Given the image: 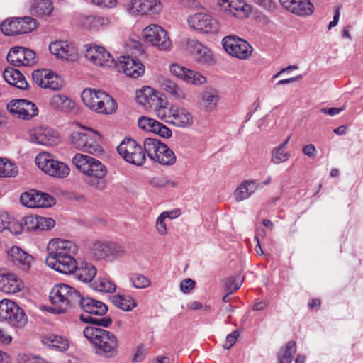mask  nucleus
<instances>
[{
    "instance_id": "nucleus-1",
    "label": "nucleus",
    "mask_w": 363,
    "mask_h": 363,
    "mask_svg": "<svg viewBox=\"0 0 363 363\" xmlns=\"http://www.w3.org/2000/svg\"><path fill=\"white\" fill-rule=\"evenodd\" d=\"M48 267L62 274H72L77 267L74 256L78 250L77 245L68 240L53 238L47 246Z\"/></svg>"
},
{
    "instance_id": "nucleus-2",
    "label": "nucleus",
    "mask_w": 363,
    "mask_h": 363,
    "mask_svg": "<svg viewBox=\"0 0 363 363\" xmlns=\"http://www.w3.org/2000/svg\"><path fill=\"white\" fill-rule=\"evenodd\" d=\"M74 167L83 174V181L89 186L104 190L106 187V167L99 160L87 155L77 153L72 158Z\"/></svg>"
},
{
    "instance_id": "nucleus-3",
    "label": "nucleus",
    "mask_w": 363,
    "mask_h": 363,
    "mask_svg": "<svg viewBox=\"0 0 363 363\" xmlns=\"http://www.w3.org/2000/svg\"><path fill=\"white\" fill-rule=\"evenodd\" d=\"M77 128L72 130L69 136V144L76 150L91 155H99L103 152L101 145V136L96 130L76 122Z\"/></svg>"
},
{
    "instance_id": "nucleus-4",
    "label": "nucleus",
    "mask_w": 363,
    "mask_h": 363,
    "mask_svg": "<svg viewBox=\"0 0 363 363\" xmlns=\"http://www.w3.org/2000/svg\"><path fill=\"white\" fill-rule=\"evenodd\" d=\"M155 114L159 118L179 128H189L194 123V116L189 110L166 102L155 108Z\"/></svg>"
},
{
    "instance_id": "nucleus-5",
    "label": "nucleus",
    "mask_w": 363,
    "mask_h": 363,
    "mask_svg": "<svg viewBox=\"0 0 363 363\" xmlns=\"http://www.w3.org/2000/svg\"><path fill=\"white\" fill-rule=\"evenodd\" d=\"M84 336L95 348V353L104 358L113 355V335L108 331L94 325L86 326L83 331Z\"/></svg>"
},
{
    "instance_id": "nucleus-6",
    "label": "nucleus",
    "mask_w": 363,
    "mask_h": 363,
    "mask_svg": "<svg viewBox=\"0 0 363 363\" xmlns=\"http://www.w3.org/2000/svg\"><path fill=\"white\" fill-rule=\"evenodd\" d=\"M81 294L75 289L65 284L55 285L50 292V299L57 307V313H65L71 307L77 306Z\"/></svg>"
},
{
    "instance_id": "nucleus-7",
    "label": "nucleus",
    "mask_w": 363,
    "mask_h": 363,
    "mask_svg": "<svg viewBox=\"0 0 363 363\" xmlns=\"http://www.w3.org/2000/svg\"><path fill=\"white\" fill-rule=\"evenodd\" d=\"M82 310L89 315H82L80 320L86 323H91L92 325H98L102 327H108L112 323V320L110 318H97L92 317L90 315H95L102 316L104 315L108 311V306L101 301L94 299L90 297H82L78 303Z\"/></svg>"
},
{
    "instance_id": "nucleus-8",
    "label": "nucleus",
    "mask_w": 363,
    "mask_h": 363,
    "mask_svg": "<svg viewBox=\"0 0 363 363\" xmlns=\"http://www.w3.org/2000/svg\"><path fill=\"white\" fill-rule=\"evenodd\" d=\"M81 98L84 105L96 113L111 114L113 112V99L104 91L86 88Z\"/></svg>"
},
{
    "instance_id": "nucleus-9",
    "label": "nucleus",
    "mask_w": 363,
    "mask_h": 363,
    "mask_svg": "<svg viewBox=\"0 0 363 363\" xmlns=\"http://www.w3.org/2000/svg\"><path fill=\"white\" fill-rule=\"evenodd\" d=\"M0 321L16 330H21L27 325L28 317L13 301L4 298L0 301Z\"/></svg>"
},
{
    "instance_id": "nucleus-10",
    "label": "nucleus",
    "mask_w": 363,
    "mask_h": 363,
    "mask_svg": "<svg viewBox=\"0 0 363 363\" xmlns=\"http://www.w3.org/2000/svg\"><path fill=\"white\" fill-rule=\"evenodd\" d=\"M117 151L129 164L140 167L146 162L143 145L132 138H125L117 147Z\"/></svg>"
},
{
    "instance_id": "nucleus-11",
    "label": "nucleus",
    "mask_w": 363,
    "mask_h": 363,
    "mask_svg": "<svg viewBox=\"0 0 363 363\" xmlns=\"http://www.w3.org/2000/svg\"><path fill=\"white\" fill-rule=\"evenodd\" d=\"M35 164L46 174L55 178H65L69 174V167L64 162L56 160L48 152H41L35 157Z\"/></svg>"
},
{
    "instance_id": "nucleus-12",
    "label": "nucleus",
    "mask_w": 363,
    "mask_h": 363,
    "mask_svg": "<svg viewBox=\"0 0 363 363\" xmlns=\"http://www.w3.org/2000/svg\"><path fill=\"white\" fill-rule=\"evenodd\" d=\"M142 35L146 43L151 44L160 51H169L172 49V41L167 32L157 24H150L142 31Z\"/></svg>"
},
{
    "instance_id": "nucleus-13",
    "label": "nucleus",
    "mask_w": 363,
    "mask_h": 363,
    "mask_svg": "<svg viewBox=\"0 0 363 363\" xmlns=\"http://www.w3.org/2000/svg\"><path fill=\"white\" fill-rule=\"evenodd\" d=\"M36 26L37 23L34 18L24 16L8 18L1 24L0 28L4 35L10 36L30 33Z\"/></svg>"
},
{
    "instance_id": "nucleus-14",
    "label": "nucleus",
    "mask_w": 363,
    "mask_h": 363,
    "mask_svg": "<svg viewBox=\"0 0 363 363\" xmlns=\"http://www.w3.org/2000/svg\"><path fill=\"white\" fill-rule=\"evenodd\" d=\"M222 45L228 55L240 60L248 59L253 52V48L246 40L235 35L224 37Z\"/></svg>"
},
{
    "instance_id": "nucleus-15",
    "label": "nucleus",
    "mask_w": 363,
    "mask_h": 363,
    "mask_svg": "<svg viewBox=\"0 0 363 363\" xmlns=\"http://www.w3.org/2000/svg\"><path fill=\"white\" fill-rule=\"evenodd\" d=\"M189 26L202 33H216L220 26L218 20L206 13H196L188 18Z\"/></svg>"
},
{
    "instance_id": "nucleus-16",
    "label": "nucleus",
    "mask_w": 363,
    "mask_h": 363,
    "mask_svg": "<svg viewBox=\"0 0 363 363\" xmlns=\"http://www.w3.org/2000/svg\"><path fill=\"white\" fill-rule=\"evenodd\" d=\"M32 77L34 82L44 89L59 90L64 86L62 78L48 69L35 70Z\"/></svg>"
},
{
    "instance_id": "nucleus-17",
    "label": "nucleus",
    "mask_w": 363,
    "mask_h": 363,
    "mask_svg": "<svg viewBox=\"0 0 363 363\" xmlns=\"http://www.w3.org/2000/svg\"><path fill=\"white\" fill-rule=\"evenodd\" d=\"M125 9L132 15H148L158 13L161 3L157 0H131L125 5Z\"/></svg>"
},
{
    "instance_id": "nucleus-18",
    "label": "nucleus",
    "mask_w": 363,
    "mask_h": 363,
    "mask_svg": "<svg viewBox=\"0 0 363 363\" xmlns=\"http://www.w3.org/2000/svg\"><path fill=\"white\" fill-rule=\"evenodd\" d=\"M22 205L30 208H48L55 204L52 196L45 193H40L36 191L24 192L20 198Z\"/></svg>"
},
{
    "instance_id": "nucleus-19",
    "label": "nucleus",
    "mask_w": 363,
    "mask_h": 363,
    "mask_svg": "<svg viewBox=\"0 0 363 363\" xmlns=\"http://www.w3.org/2000/svg\"><path fill=\"white\" fill-rule=\"evenodd\" d=\"M84 57L91 64L98 67H108L113 61L111 53L104 47L86 45Z\"/></svg>"
},
{
    "instance_id": "nucleus-20",
    "label": "nucleus",
    "mask_w": 363,
    "mask_h": 363,
    "mask_svg": "<svg viewBox=\"0 0 363 363\" xmlns=\"http://www.w3.org/2000/svg\"><path fill=\"white\" fill-rule=\"evenodd\" d=\"M50 52L57 57L69 62H76L79 55L76 46L67 41H55L49 46Z\"/></svg>"
},
{
    "instance_id": "nucleus-21",
    "label": "nucleus",
    "mask_w": 363,
    "mask_h": 363,
    "mask_svg": "<svg viewBox=\"0 0 363 363\" xmlns=\"http://www.w3.org/2000/svg\"><path fill=\"white\" fill-rule=\"evenodd\" d=\"M187 49L197 63L204 65H212L215 63L212 51L201 43L189 40Z\"/></svg>"
},
{
    "instance_id": "nucleus-22",
    "label": "nucleus",
    "mask_w": 363,
    "mask_h": 363,
    "mask_svg": "<svg viewBox=\"0 0 363 363\" xmlns=\"http://www.w3.org/2000/svg\"><path fill=\"white\" fill-rule=\"evenodd\" d=\"M136 102L145 110H149L159 107L160 104H164V102L160 98L158 92L150 86H143L135 92Z\"/></svg>"
},
{
    "instance_id": "nucleus-23",
    "label": "nucleus",
    "mask_w": 363,
    "mask_h": 363,
    "mask_svg": "<svg viewBox=\"0 0 363 363\" xmlns=\"http://www.w3.org/2000/svg\"><path fill=\"white\" fill-rule=\"evenodd\" d=\"M7 108L11 113L22 119H30L38 113L35 104L25 99L11 101L8 104Z\"/></svg>"
},
{
    "instance_id": "nucleus-24",
    "label": "nucleus",
    "mask_w": 363,
    "mask_h": 363,
    "mask_svg": "<svg viewBox=\"0 0 363 363\" xmlns=\"http://www.w3.org/2000/svg\"><path fill=\"white\" fill-rule=\"evenodd\" d=\"M115 67L127 76L135 79L143 76L145 70V67L142 62L130 56L121 57L117 63L115 62Z\"/></svg>"
},
{
    "instance_id": "nucleus-25",
    "label": "nucleus",
    "mask_w": 363,
    "mask_h": 363,
    "mask_svg": "<svg viewBox=\"0 0 363 363\" xmlns=\"http://www.w3.org/2000/svg\"><path fill=\"white\" fill-rule=\"evenodd\" d=\"M35 52L23 47H13L7 55V61L15 66H30L35 62Z\"/></svg>"
},
{
    "instance_id": "nucleus-26",
    "label": "nucleus",
    "mask_w": 363,
    "mask_h": 363,
    "mask_svg": "<svg viewBox=\"0 0 363 363\" xmlns=\"http://www.w3.org/2000/svg\"><path fill=\"white\" fill-rule=\"evenodd\" d=\"M24 288L23 280L16 274L0 270V291L14 294Z\"/></svg>"
},
{
    "instance_id": "nucleus-27",
    "label": "nucleus",
    "mask_w": 363,
    "mask_h": 363,
    "mask_svg": "<svg viewBox=\"0 0 363 363\" xmlns=\"http://www.w3.org/2000/svg\"><path fill=\"white\" fill-rule=\"evenodd\" d=\"M288 12L299 16L307 17L314 12V6L310 0H279Z\"/></svg>"
},
{
    "instance_id": "nucleus-28",
    "label": "nucleus",
    "mask_w": 363,
    "mask_h": 363,
    "mask_svg": "<svg viewBox=\"0 0 363 363\" xmlns=\"http://www.w3.org/2000/svg\"><path fill=\"white\" fill-rule=\"evenodd\" d=\"M170 72L177 77L194 85H201L206 82V77L201 74L178 64H172L170 66Z\"/></svg>"
},
{
    "instance_id": "nucleus-29",
    "label": "nucleus",
    "mask_w": 363,
    "mask_h": 363,
    "mask_svg": "<svg viewBox=\"0 0 363 363\" xmlns=\"http://www.w3.org/2000/svg\"><path fill=\"white\" fill-rule=\"evenodd\" d=\"M8 260L23 271L29 269L33 257L18 246L11 247L7 252Z\"/></svg>"
},
{
    "instance_id": "nucleus-30",
    "label": "nucleus",
    "mask_w": 363,
    "mask_h": 363,
    "mask_svg": "<svg viewBox=\"0 0 363 363\" xmlns=\"http://www.w3.org/2000/svg\"><path fill=\"white\" fill-rule=\"evenodd\" d=\"M30 140L36 144L53 146L58 143L59 136L57 133L52 128L41 127L31 133Z\"/></svg>"
},
{
    "instance_id": "nucleus-31",
    "label": "nucleus",
    "mask_w": 363,
    "mask_h": 363,
    "mask_svg": "<svg viewBox=\"0 0 363 363\" xmlns=\"http://www.w3.org/2000/svg\"><path fill=\"white\" fill-rule=\"evenodd\" d=\"M138 124L140 129L157 134L164 138L172 136V131L167 126L153 118L142 116L139 118Z\"/></svg>"
},
{
    "instance_id": "nucleus-32",
    "label": "nucleus",
    "mask_w": 363,
    "mask_h": 363,
    "mask_svg": "<svg viewBox=\"0 0 363 363\" xmlns=\"http://www.w3.org/2000/svg\"><path fill=\"white\" fill-rule=\"evenodd\" d=\"M262 188L254 179L242 181L235 189L233 197L237 202H240L249 199L257 189Z\"/></svg>"
},
{
    "instance_id": "nucleus-33",
    "label": "nucleus",
    "mask_w": 363,
    "mask_h": 363,
    "mask_svg": "<svg viewBox=\"0 0 363 363\" xmlns=\"http://www.w3.org/2000/svg\"><path fill=\"white\" fill-rule=\"evenodd\" d=\"M219 4L239 18H246L251 13V6L242 0H219Z\"/></svg>"
},
{
    "instance_id": "nucleus-34",
    "label": "nucleus",
    "mask_w": 363,
    "mask_h": 363,
    "mask_svg": "<svg viewBox=\"0 0 363 363\" xmlns=\"http://www.w3.org/2000/svg\"><path fill=\"white\" fill-rule=\"evenodd\" d=\"M3 76L9 84L18 89H25L28 87V83L24 76L18 69L8 67L5 69Z\"/></svg>"
},
{
    "instance_id": "nucleus-35",
    "label": "nucleus",
    "mask_w": 363,
    "mask_h": 363,
    "mask_svg": "<svg viewBox=\"0 0 363 363\" xmlns=\"http://www.w3.org/2000/svg\"><path fill=\"white\" fill-rule=\"evenodd\" d=\"M220 100L218 91L212 87L206 88L201 96V104L205 110H214Z\"/></svg>"
},
{
    "instance_id": "nucleus-36",
    "label": "nucleus",
    "mask_w": 363,
    "mask_h": 363,
    "mask_svg": "<svg viewBox=\"0 0 363 363\" xmlns=\"http://www.w3.org/2000/svg\"><path fill=\"white\" fill-rule=\"evenodd\" d=\"M42 342L48 347L59 351H65L68 347V340L61 335L49 333L42 337Z\"/></svg>"
},
{
    "instance_id": "nucleus-37",
    "label": "nucleus",
    "mask_w": 363,
    "mask_h": 363,
    "mask_svg": "<svg viewBox=\"0 0 363 363\" xmlns=\"http://www.w3.org/2000/svg\"><path fill=\"white\" fill-rule=\"evenodd\" d=\"M163 143L155 138H147L144 139L143 145L145 156L147 155L152 162H157L159 151L161 150V146H163Z\"/></svg>"
},
{
    "instance_id": "nucleus-38",
    "label": "nucleus",
    "mask_w": 363,
    "mask_h": 363,
    "mask_svg": "<svg viewBox=\"0 0 363 363\" xmlns=\"http://www.w3.org/2000/svg\"><path fill=\"white\" fill-rule=\"evenodd\" d=\"M50 105L52 109L67 112L74 108V102L64 94H55L50 99Z\"/></svg>"
},
{
    "instance_id": "nucleus-39",
    "label": "nucleus",
    "mask_w": 363,
    "mask_h": 363,
    "mask_svg": "<svg viewBox=\"0 0 363 363\" xmlns=\"http://www.w3.org/2000/svg\"><path fill=\"white\" fill-rule=\"evenodd\" d=\"M30 12L38 16H48L53 10L51 0H33L30 6Z\"/></svg>"
},
{
    "instance_id": "nucleus-40",
    "label": "nucleus",
    "mask_w": 363,
    "mask_h": 363,
    "mask_svg": "<svg viewBox=\"0 0 363 363\" xmlns=\"http://www.w3.org/2000/svg\"><path fill=\"white\" fill-rule=\"evenodd\" d=\"M76 277L83 282H90L96 274V267L91 263H84L79 269H76Z\"/></svg>"
},
{
    "instance_id": "nucleus-41",
    "label": "nucleus",
    "mask_w": 363,
    "mask_h": 363,
    "mask_svg": "<svg viewBox=\"0 0 363 363\" xmlns=\"http://www.w3.org/2000/svg\"><path fill=\"white\" fill-rule=\"evenodd\" d=\"M176 162V156L174 152L164 143L161 146V150L158 153L157 162L162 165H172Z\"/></svg>"
},
{
    "instance_id": "nucleus-42",
    "label": "nucleus",
    "mask_w": 363,
    "mask_h": 363,
    "mask_svg": "<svg viewBox=\"0 0 363 363\" xmlns=\"http://www.w3.org/2000/svg\"><path fill=\"white\" fill-rule=\"evenodd\" d=\"M178 216L177 211H164L157 218L156 228L159 234L164 235L167 233V228L165 220L167 218H175Z\"/></svg>"
},
{
    "instance_id": "nucleus-43",
    "label": "nucleus",
    "mask_w": 363,
    "mask_h": 363,
    "mask_svg": "<svg viewBox=\"0 0 363 363\" xmlns=\"http://www.w3.org/2000/svg\"><path fill=\"white\" fill-rule=\"evenodd\" d=\"M161 86L166 92L169 94L174 99H183L185 98L184 93L175 82L169 79H164Z\"/></svg>"
},
{
    "instance_id": "nucleus-44",
    "label": "nucleus",
    "mask_w": 363,
    "mask_h": 363,
    "mask_svg": "<svg viewBox=\"0 0 363 363\" xmlns=\"http://www.w3.org/2000/svg\"><path fill=\"white\" fill-rule=\"evenodd\" d=\"M115 306L124 311H130L136 307L137 303L135 299L128 295H117L115 296Z\"/></svg>"
},
{
    "instance_id": "nucleus-45",
    "label": "nucleus",
    "mask_w": 363,
    "mask_h": 363,
    "mask_svg": "<svg viewBox=\"0 0 363 363\" xmlns=\"http://www.w3.org/2000/svg\"><path fill=\"white\" fill-rule=\"evenodd\" d=\"M296 350L294 341H289L285 347L278 354L279 363H291L292 357Z\"/></svg>"
},
{
    "instance_id": "nucleus-46",
    "label": "nucleus",
    "mask_w": 363,
    "mask_h": 363,
    "mask_svg": "<svg viewBox=\"0 0 363 363\" xmlns=\"http://www.w3.org/2000/svg\"><path fill=\"white\" fill-rule=\"evenodd\" d=\"M112 252L111 246L103 242H97L92 247V255L97 259H103L108 257Z\"/></svg>"
},
{
    "instance_id": "nucleus-47",
    "label": "nucleus",
    "mask_w": 363,
    "mask_h": 363,
    "mask_svg": "<svg viewBox=\"0 0 363 363\" xmlns=\"http://www.w3.org/2000/svg\"><path fill=\"white\" fill-rule=\"evenodd\" d=\"M17 167L7 159L0 158V177H12L17 174Z\"/></svg>"
},
{
    "instance_id": "nucleus-48",
    "label": "nucleus",
    "mask_w": 363,
    "mask_h": 363,
    "mask_svg": "<svg viewBox=\"0 0 363 363\" xmlns=\"http://www.w3.org/2000/svg\"><path fill=\"white\" fill-rule=\"evenodd\" d=\"M23 230V222L18 221L13 218H10V220L8 222V225L6 227L4 233L5 235H19Z\"/></svg>"
},
{
    "instance_id": "nucleus-49",
    "label": "nucleus",
    "mask_w": 363,
    "mask_h": 363,
    "mask_svg": "<svg viewBox=\"0 0 363 363\" xmlns=\"http://www.w3.org/2000/svg\"><path fill=\"white\" fill-rule=\"evenodd\" d=\"M290 157V153L281 149V147H274L272 150L271 162L275 164H279L287 161Z\"/></svg>"
},
{
    "instance_id": "nucleus-50",
    "label": "nucleus",
    "mask_w": 363,
    "mask_h": 363,
    "mask_svg": "<svg viewBox=\"0 0 363 363\" xmlns=\"http://www.w3.org/2000/svg\"><path fill=\"white\" fill-rule=\"evenodd\" d=\"M129 280L136 289H145L151 284L150 281L146 277L138 273L132 274Z\"/></svg>"
},
{
    "instance_id": "nucleus-51",
    "label": "nucleus",
    "mask_w": 363,
    "mask_h": 363,
    "mask_svg": "<svg viewBox=\"0 0 363 363\" xmlns=\"http://www.w3.org/2000/svg\"><path fill=\"white\" fill-rule=\"evenodd\" d=\"M149 184L150 186L155 188H164L166 186L175 187L177 186V183L167 179L165 177H157L152 178Z\"/></svg>"
},
{
    "instance_id": "nucleus-52",
    "label": "nucleus",
    "mask_w": 363,
    "mask_h": 363,
    "mask_svg": "<svg viewBox=\"0 0 363 363\" xmlns=\"http://www.w3.org/2000/svg\"><path fill=\"white\" fill-rule=\"evenodd\" d=\"M124 46L125 51L131 54H141L143 52V45L136 40L130 39Z\"/></svg>"
},
{
    "instance_id": "nucleus-53",
    "label": "nucleus",
    "mask_w": 363,
    "mask_h": 363,
    "mask_svg": "<svg viewBox=\"0 0 363 363\" xmlns=\"http://www.w3.org/2000/svg\"><path fill=\"white\" fill-rule=\"evenodd\" d=\"M242 284V280L240 277H229L225 282V287L228 294H233V291L239 289Z\"/></svg>"
},
{
    "instance_id": "nucleus-54",
    "label": "nucleus",
    "mask_w": 363,
    "mask_h": 363,
    "mask_svg": "<svg viewBox=\"0 0 363 363\" xmlns=\"http://www.w3.org/2000/svg\"><path fill=\"white\" fill-rule=\"evenodd\" d=\"M38 230L43 231L52 229L55 225V221L50 218L38 216Z\"/></svg>"
},
{
    "instance_id": "nucleus-55",
    "label": "nucleus",
    "mask_w": 363,
    "mask_h": 363,
    "mask_svg": "<svg viewBox=\"0 0 363 363\" xmlns=\"http://www.w3.org/2000/svg\"><path fill=\"white\" fill-rule=\"evenodd\" d=\"M38 216L30 215L24 217L23 218V229H26L28 230H38Z\"/></svg>"
},
{
    "instance_id": "nucleus-56",
    "label": "nucleus",
    "mask_w": 363,
    "mask_h": 363,
    "mask_svg": "<svg viewBox=\"0 0 363 363\" xmlns=\"http://www.w3.org/2000/svg\"><path fill=\"white\" fill-rule=\"evenodd\" d=\"M103 21L104 19L100 17L86 16L83 18L82 26L87 29H93Z\"/></svg>"
},
{
    "instance_id": "nucleus-57",
    "label": "nucleus",
    "mask_w": 363,
    "mask_h": 363,
    "mask_svg": "<svg viewBox=\"0 0 363 363\" xmlns=\"http://www.w3.org/2000/svg\"><path fill=\"white\" fill-rule=\"evenodd\" d=\"M91 287L100 292H108L111 289V284L106 280H96L91 284Z\"/></svg>"
},
{
    "instance_id": "nucleus-58",
    "label": "nucleus",
    "mask_w": 363,
    "mask_h": 363,
    "mask_svg": "<svg viewBox=\"0 0 363 363\" xmlns=\"http://www.w3.org/2000/svg\"><path fill=\"white\" fill-rule=\"evenodd\" d=\"M146 355V348L143 344L138 345L137 347L134 354L133 361L134 362H142Z\"/></svg>"
},
{
    "instance_id": "nucleus-59",
    "label": "nucleus",
    "mask_w": 363,
    "mask_h": 363,
    "mask_svg": "<svg viewBox=\"0 0 363 363\" xmlns=\"http://www.w3.org/2000/svg\"><path fill=\"white\" fill-rule=\"evenodd\" d=\"M240 333L238 330H234L230 334H228L225 339V343L223 345L225 349L228 350L237 341V339Z\"/></svg>"
},
{
    "instance_id": "nucleus-60",
    "label": "nucleus",
    "mask_w": 363,
    "mask_h": 363,
    "mask_svg": "<svg viewBox=\"0 0 363 363\" xmlns=\"http://www.w3.org/2000/svg\"><path fill=\"white\" fill-rule=\"evenodd\" d=\"M195 281L191 279H185L180 283V290L183 293H189L195 287Z\"/></svg>"
},
{
    "instance_id": "nucleus-61",
    "label": "nucleus",
    "mask_w": 363,
    "mask_h": 363,
    "mask_svg": "<svg viewBox=\"0 0 363 363\" xmlns=\"http://www.w3.org/2000/svg\"><path fill=\"white\" fill-rule=\"evenodd\" d=\"M34 354L30 353H19L17 356V363H33Z\"/></svg>"
},
{
    "instance_id": "nucleus-62",
    "label": "nucleus",
    "mask_w": 363,
    "mask_h": 363,
    "mask_svg": "<svg viewBox=\"0 0 363 363\" xmlns=\"http://www.w3.org/2000/svg\"><path fill=\"white\" fill-rule=\"evenodd\" d=\"M260 6L268 11H274L276 8V5L272 0H253Z\"/></svg>"
},
{
    "instance_id": "nucleus-63",
    "label": "nucleus",
    "mask_w": 363,
    "mask_h": 363,
    "mask_svg": "<svg viewBox=\"0 0 363 363\" xmlns=\"http://www.w3.org/2000/svg\"><path fill=\"white\" fill-rule=\"evenodd\" d=\"M10 218L9 213L6 212L0 213V233H4L9 220H10Z\"/></svg>"
},
{
    "instance_id": "nucleus-64",
    "label": "nucleus",
    "mask_w": 363,
    "mask_h": 363,
    "mask_svg": "<svg viewBox=\"0 0 363 363\" xmlns=\"http://www.w3.org/2000/svg\"><path fill=\"white\" fill-rule=\"evenodd\" d=\"M303 153L310 157H314L316 155L317 150L314 145L308 144L303 147Z\"/></svg>"
}]
</instances>
